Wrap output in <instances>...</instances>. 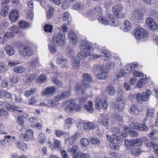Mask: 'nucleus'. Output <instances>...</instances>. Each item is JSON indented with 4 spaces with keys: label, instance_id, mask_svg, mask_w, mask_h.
<instances>
[{
    "label": "nucleus",
    "instance_id": "f257e3e1",
    "mask_svg": "<svg viewBox=\"0 0 158 158\" xmlns=\"http://www.w3.org/2000/svg\"><path fill=\"white\" fill-rule=\"evenodd\" d=\"M141 142L143 143L145 146L148 147H157L156 144L149 141L146 137H143L142 139L138 138L132 140L126 139L125 141V145L127 148L130 149L131 147L137 146L140 145Z\"/></svg>",
    "mask_w": 158,
    "mask_h": 158
},
{
    "label": "nucleus",
    "instance_id": "f03ea898",
    "mask_svg": "<svg viewBox=\"0 0 158 158\" xmlns=\"http://www.w3.org/2000/svg\"><path fill=\"white\" fill-rule=\"evenodd\" d=\"M93 48V45L91 43L87 40H85L82 42V44L80 46V48L83 51L79 52L78 54V56L80 59H83L90 55V52Z\"/></svg>",
    "mask_w": 158,
    "mask_h": 158
},
{
    "label": "nucleus",
    "instance_id": "7ed1b4c3",
    "mask_svg": "<svg viewBox=\"0 0 158 158\" xmlns=\"http://www.w3.org/2000/svg\"><path fill=\"white\" fill-rule=\"evenodd\" d=\"M83 80L82 81V85L81 86L79 84H77L75 89L78 93H83V89L89 88V83L92 81L91 76L88 74H84L83 75Z\"/></svg>",
    "mask_w": 158,
    "mask_h": 158
},
{
    "label": "nucleus",
    "instance_id": "20e7f679",
    "mask_svg": "<svg viewBox=\"0 0 158 158\" xmlns=\"http://www.w3.org/2000/svg\"><path fill=\"white\" fill-rule=\"evenodd\" d=\"M98 19L99 22L104 25L109 24L114 26L117 25L115 19L113 15L110 14L106 15V19L103 17L99 16Z\"/></svg>",
    "mask_w": 158,
    "mask_h": 158
},
{
    "label": "nucleus",
    "instance_id": "39448f33",
    "mask_svg": "<svg viewBox=\"0 0 158 158\" xmlns=\"http://www.w3.org/2000/svg\"><path fill=\"white\" fill-rule=\"evenodd\" d=\"M52 39L54 44L57 46H63L65 44V36L64 34H55Z\"/></svg>",
    "mask_w": 158,
    "mask_h": 158
},
{
    "label": "nucleus",
    "instance_id": "423d86ee",
    "mask_svg": "<svg viewBox=\"0 0 158 158\" xmlns=\"http://www.w3.org/2000/svg\"><path fill=\"white\" fill-rule=\"evenodd\" d=\"M152 92L149 89H147L145 92H143L142 94L138 93L136 95V99L138 102H146L148 100L149 97L152 95Z\"/></svg>",
    "mask_w": 158,
    "mask_h": 158
},
{
    "label": "nucleus",
    "instance_id": "0eeeda50",
    "mask_svg": "<svg viewBox=\"0 0 158 158\" xmlns=\"http://www.w3.org/2000/svg\"><path fill=\"white\" fill-rule=\"evenodd\" d=\"M99 54H92L90 55V57L94 60H95L100 58L101 56H103V59L105 60H110L111 55L109 52L105 50H101L99 51Z\"/></svg>",
    "mask_w": 158,
    "mask_h": 158
},
{
    "label": "nucleus",
    "instance_id": "6e6552de",
    "mask_svg": "<svg viewBox=\"0 0 158 158\" xmlns=\"http://www.w3.org/2000/svg\"><path fill=\"white\" fill-rule=\"evenodd\" d=\"M134 34L135 38L138 40L145 39L148 35V32L142 28L137 29L135 31Z\"/></svg>",
    "mask_w": 158,
    "mask_h": 158
},
{
    "label": "nucleus",
    "instance_id": "1a4fd4ad",
    "mask_svg": "<svg viewBox=\"0 0 158 158\" xmlns=\"http://www.w3.org/2000/svg\"><path fill=\"white\" fill-rule=\"evenodd\" d=\"M123 10L122 5L119 4L114 5L112 8L113 14L118 18H123L126 15L124 12H121Z\"/></svg>",
    "mask_w": 158,
    "mask_h": 158
},
{
    "label": "nucleus",
    "instance_id": "9d476101",
    "mask_svg": "<svg viewBox=\"0 0 158 158\" xmlns=\"http://www.w3.org/2000/svg\"><path fill=\"white\" fill-rule=\"evenodd\" d=\"M15 139V136L5 135L3 139H0V144L4 147L11 145L13 144L14 140Z\"/></svg>",
    "mask_w": 158,
    "mask_h": 158
},
{
    "label": "nucleus",
    "instance_id": "9b49d317",
    "mask_svg": "<svg viewBox=\"0 0 158 158\" xmlns=\"http://www.w3.org/2000/svg\"><path fill=\"white\" fill-rule=\"evenodd\" d=\"M95 106L98 110L100 109L101 107L104 109H106L107 107V104L106 102V98L103 100L97 99L95 102Z\"/></svg>",
    "mask_w": 158,
    "mask_h": 158
},
{
    "label": "nucleus",
    "instance_id": "f8f14e48",
    "mask_svg": "<svg viewBox=\"0 0 158 158\" xmlns=\"http://www.w3.org/2000/svg\"><path fill=\"white\" fill-rule=\"evenodd\" d=\"M10 19L12 22L15 23L19 19V11L16 9L11 10L9 14Z\"/></svg>",
    "mask_w": 158,
    "mask_h": 158
},
{
    "label": "nucleus",
    "instance_id": "ddd939ff",
    "mask_svg": "<svg viewBox=\"0 0 158 158\" xmlns=\"http://www.w3.org/2000/svg\"><path fill=\"white\" fill-rule=\"evenodd\" d=\"M81 107L78 104L73 101L71 102L65 108V110L67 111L68 110H74L77 111H79L81 110Z\"/></svg>",
    "mask_w": 158,
    "mask_h": 158
},
{
    "label": "nucleus",
    "instance_id": "4468645a",
    "mask_svg": "<svg viewBox=\"0 0 158 158\" xmlns=\"http://www.w3.org/2000/svg\"><path fill=\"white\" fill-rule=\"evenodd\" d=\"M145 22L146 24L150 29L153 30H155L157 29V25L152 18H148L146 19Z\"/></svg>",
    "mask_w": 158,
    "mask_h": 158
},
{
    "label": "nucleus",
    "instance_id": "2eb2a0df",
    "mask_svg": "<svg viewBox=\"0 0 158 158\" xmlns=\"http://www.w3.org/2000/svg\"><path fill=\"white\" fill-rule=\"evenodd\" d=\"M68 152H70L73 156V158H79V149L77 145L73 146L72 148H69Z\"/></svg>",
    "mask_w": 158,
    "mask_h": 158
},
{
    "label": "nucleus",
    "instance_id": "dca6fc26",
    "mask_svg": "<svg viewBox=\"0 0 158 158\" xmlns=\"http://www.w3.org/2000/svg\"><path fill=\"white\" fill-rule=\"evenodd\" d=\"M55 91L56 88L55 86L48 87L44 90L42 91L41 94L43 95L48 96L52 95Z\"/></svg>",
    "mask_w": 158,
    "mask_h": 158
},
{
    "label": "nucleus",
    "instance_id": "f3484780",
    "mask_svg": "<svg viewBox=\"0 0 158 158\" xmlns=\"http://www.w3.org/2000/svg\"><path fill=\"white\" fill-rule=\"evenodd\" d=\"M133 19L137 22H139L143 19V14L140 11L135 10L133 12Z\"/></svg>",
    "mask_w": 158,
    "mask_h": 158
},
{
    "label": "nucleus",
    "instance_id": "a211bd4d",
    "mask_svg": "<svg viewBox=\"0 0 158 158\" xmlns=\"http://www.w3.org/2000/svg\"><path fill=\"white\" fill-rule=\"evenodd\" d=\"M19 52L21 55L24 56H31L33 54L32 51L30 48L28 47H25L20 49L19 50Z\"/></svg>",
    "mask_w": 158,
    "mask_h": 158
},
{
    "label": "nucleus",
    "instance_id": "6ab92c4d",
    "mask_svg": "<svg viewBox=\"0 0 158 158\" xmlns=\"http://www.w3.org/2000/svg\"><path fill=\"white\" fill-rule=\"evenodd\" d=\"M68 36L71 43L73 45H76L77 43V38L74 32L71 31H69Z\"/></svg>",
    "mask_w": 158,
    "mask_h": 158
},
{
    "label": "nucleus",
    "instance_id": "aec40b11",
    "mask_svg": "<svg viewBox=\"0 0 158 158\" xmlns=\"http://www.w3.org/2000/svg\"><path fill=\"white\" fill-rule=\"evenodd\" d=\"M81 133L79 131H77L74 135L70 137L68 139H65V142L66 143V142L68 140V144L70 145H71L73 144L74 141L76 139H77L79 137L81 136Z\"/></svg>",
    "mask_w": 158,
    "mask_h": 158
},
{
    "label": "nucleus",
    "instance_id": "412c9836",
    "mask_svg": "<svg viewBox=\"0 0 158 158\" xmlns=\"http://www.w3.org/2000/svg\"><path fill=\"white\" fill-rule=\"evenodd\" d=\"M55 149L58 151L62 150V147L60 141L58 139H54L53 141V146L52 150H53Z\"/></svg>",
    "mask_w": 158,
    "mask_h": 158
},
{
    "label": "nucleus",
    "instance_id": "4be33fe9",
    "mask_svg": "<svg viewBox=\"0 0 158 158\" xmlns=\"http://www.w3.org/2000/svg\"><path fill=\"white\" fill-rule=\"evenodd\" d=\"M70 94L69 91H64L61 94L58 95L56 97V99L57 101H60L69 97Z\"/></svg>",
    "mask_w": 158,
    "mask_h": 158
},
{
    "label": "nucleus",
    "instance_id": "5701e85b",
    "mask_svg": "<svg viewBox=\"0 0 158 158\" xmlns=\"http://www.w3.org/2000/svg\"><path fill=\"white\" fill-rule=\"evenodd\" d=\"M134 128L140 131L146 130L147 128V126L143 124H140L138 123H134L133 124Z\"/></svg>",
    "mask_w": 158,
    "mask_h": 158
},
{
    "label": "nucleus",
    "instance_id": "b1692460",
    "mask_svg": "<svg viewBox=\"0 0 158 158\" xmlns=\"http://www.w3.org/2000/svg\"><path fill=\"white\" fill-rule=\"evenodd\" d=\"M91 12V14L93 15L99 16L102 14V10L100 7L97 6L95 7L94 9L92 10Z\"/></svg>",
    "mask_w": 158,
    "mask_h": 158
},
{
    "label": "nucleus",
    "instance_id": "393cba45",
    "mask_svg": "<svg viewBox=\"0 0 158 158\" xmlns=\"http://www.w3.org/2000/svg\"><path fill=\"white\" fill-rule=\"evenodd\" d=\"M15 144L18 148L23 151H26L27 149V144L22 142L17 141Z\"/></svg>",
    "mask_w": 158,
    "mask_h": 158
},
{
    "label": "nucleus",
    "instance_id": "a878e982",
    "mask_svg": "<svg viewBox=\"0 0 158 158\" xmlns=\"http://www.w3.org/2000/svg\"><path fill=\"white\" fill-rule=\"evenodd\" d=\"M56 62L57 64L62 67H64L67 64L66 59L63 58H58L56 60Z\"/></svg>",
    "mask_w": 158,
    "mask_h": 158
},
{
    "label": "nucleus",
    "instance_id": "bb28decb",
    "mask_svg": "<svg viewBox=\"0 0 158 158\" xmlns=\"http://www.w3.org/2000/svg\"><path fill=\"white\" fill-rule=\"evenodd\" d=\"M85 130H88L90 129H93L96 127V125L93 123L88 122L87 123H84Z\"/></svg>",
    "mask_w": 158,
    "mask_h": 158
},
{
    "label": "nucleus",
    "instance_id": "cd10ccee",
    "mask_svg": "<svg viewBox=\"0 0 158 158\" xmlns=\"http://www.w3.org/2000/svg\"><path fill=\"white\" fill-rule=\"evenodd\" d=\"M84 107L86 110L89 113H91L93 112V104L92 102L89 101L87 104H85Z\"/></svg>",
    "mask_w": 158,
    "mask_h": 158
},
{
    "label": "nucleus",
    "instance_id": "c85d7f7f",
    "mask_svg": "<svg viewBox=\"0 0 158 158\" xmlns=\"http://www.w3.org/2000/svg\"><path fill=\"white\" fill-rule=\"evenodd\" d=\"M132 27V25L131 23L128 21L125 20L124 23L123 30L125 32H127Z\"/></svg>",
    "mask_w": 158,
    "mask_h": 158
},
{
    "label": "nucleus",
    "instance_id": "c756f323",
    "mask_svg": "<svg viewBox=\"0 0 158 158\" xmlns=\"http://www.w3.org/2000/svg\"><path fill=\"white\" fill-rule=\"evenodd\" d=\"M108 77V73L106 71L101 72L97 75V77L99 79H105Z\"/></svg>",
    "mask_w": 158,
    "mask_h": 158
},
{
    "label": "nucleus",
    "instance_id": "7c9ffc66",
    "mask_svg": "<svg viewBox=\"0 0 158 158\" xmlns=\"http://www.w3.org/2000/svg\"><path fill=\"white\" fill-rule=\"evenodd\" d=\"M38 60L37 59L29 61L27 64L29 68L33 69L35 68V66L38 64Z\"/></svg>",
    "mask_w": 158,
    "mask_h": 158
},
{
    "label": "nucleus",
    "instance_id": "2f4dec72",
    "mask_svg": "<svg viewBox=\"0 0 158 158\" xmlns=\"http://www.w3.org/2000/svg\"><path fill=\"white\" fill-rule=\"evenodd\" d=\"M72 67L75 69H78L80 67V61L78 59H74L72 61Z\"/></svg>",
    "mask_w": 158,
    "mask_h": 158
},
{
    "label": "nucleus",
    "instance_id": "473e14b6",
    "mask_svg": "<svg viewBox=\"0 0 158 158\" xmlns=\"http://www.w3.org/2000/svg\"><path fill=\"white\" fill-rule=\"evenodd\" d=\"M6 53L10 56H11L14 54V50L13 48L10 46H7L5 48Z\"/></svg>",
    "mask_w": 158,
    "mask_h": 158
},
{
    "label": "nucleus",
    "instance_id": "72a5a7b5",
    "mask_svg": "<svg viewBox=\"0 0 158 158\" xmlns=\"http://www.w3.org/2000/svg\"><path fill=\"white\" fill-rule=\"evenodd\" d=\"M80 142L81 146L86 147L89 143V141L87 139L83 138L81 139Z\"/></svg>",
    "mask_w": 158,
    "mask_h": 158
},
{
    "label": "nucleus",
    "instance_id": "f704fd0d",
    "mask_svg": "<svg viewBox=\"0 0 158 158\" xmlns=\"http://www.w3.org/2000/svg\"><path fill=\"white\" fill-rule=\"evenodd\" d=\"M36 91V89L35 88H31L30 90L25 91L24 93V95L27 97H28L31 95L34 94Z\"/></svg>",
    "mask_w": 158,
    "mask_h": 158
},
{
    "label": "nucleus",
    "instance_id": "c9c22d12",
    "mask_svg": "<svg viewBox=\"0 0 158 158\" xmlns=\"http://www.w3.org/2000/svg\"><path fill=\"white\" fill-rule=\"evenodd\" d=\"M9 10V6H4L1 12L2 16L3 17L7 16L8 14Z\"/></svg>",
    "mask_w": 158,
    "mask_h": 158
},
{
    "label": "nucleus",
    "instance_id": "e433bc0d",
    "mask_svg": "<svg viewBox=\"0 0 158 158\" xmlns=\"http://www.w3.org/2000/svg\"><path fill=\"white\" fill-rule=\"evenodd\" d=\"M15 72L18 73H22L25 71V69L22 66H18L14 68Z\"/></svg>",
    "mask_w": 158,
    "mask_h": 158
},
{
    "label": "nucleus",
    "instance_id": "4c0bfd02",
    "mask_svg": "<svg viewBox=\"0 0 158 158\" xmlns=\"http://www.w3.org/2000/svg\"><path fill=\"white\" fill-rule=\"evenodd\" d=\"M73 8L78 11H81L84 9L83 5L79 3H76L73 6Z\"/></svg>",
    "mask_w": 158,
    "mask_h": 158
},
{
    "label": "nucleus",
    "instance_id": "58836bf2",
    "mask_svg": "<svg viewBox=\"0 0 158 158\" xmlns=\"http://www.w3.org/2000/svg\"><path fill=\"white\" fill-rule=\"evenodd\" d=\"M14 36V34L12 32H7L4 35V39L6 41H7L9 39L12 38Z\"/></svg>",
    "mask_w": 158,
    "mask_h": 158
},
{
    "label": "nucleus",
    "instance_id": "ea45409f",
    "mask_svg": "<svg viewBox=\"0 0 158 158\" xmlns=\"http://www.w3.org/2000/svg\"><path fill=\"white\" fill-rule=\"evenodd\" d=\"M142 152L141 150L139 147L135 148L132 149L131 152L135 156H138Z\"/></svg>",
    "mask_w": 158,
    "mask_h": 158
},
{
    "label": "nucleus",
    "instance_id": "a19ab883",
    "mask_svg": "<svg viewBox=\"0 0 158 158\" xmlns=\"http://www.w3.org/2000/svg\"><path fill=\"white\" fill-rule=\"evenodd\" d=\"M89 139L92 144L96 145L98 146H99L100 145V141L98 138L92 137L90 138Z\"/></svg>",
    "mask_w": 158,
    "mask_h": 158
},
{
    "label": "nucleus",
    "instance_id": "79ce46f5",
    "mask_svg": "<svg viewBox=\"0 0 158 158\" xmlns=\"http://www.w3.org/2000/svg\"><path fill=\"white\" fill-rule=\"evenodd\" d=\"M47 77L45 75H41L36 79L37 82L42 83L46 81Z\"/></svg>",
    "mask_w": 158,
    "mask_h": 158
},
{
    "label": "nucleus",
    "instance_id": "37998d69",
    "mask_svg": "<svg viewBox=\"0 0 158 158\" xmlns=\"http://www.w3.org/2000/svg\"><path fill=\"white\" fill-rule=\"evenodd\" d=\"M139 111L137 109L136 106L135 105L132 106L130 109V113L133 115H135L138 114Z\"/></svg>",
    "mask_w": 158,
    "mask_h": 158
},
{
    "label": "nucleus",
    "instance_id": "c03bdc74",
    "mask_svg": "<svg viewBox=\"0 0 158 158\" xmlns=\"http://www.w3.org/2000/svg\"><path fill=\"white\" fill-rule=\"evenodd\" d=\"M30 25L28 23L23 21H19V26L21 28H27Z\"/></svg>",
    "mask_w": 158,
    "mask_h": 158
},
{
    "label": "nucleus",
    "instance_id": "a18cd8bd",
    "mask_svg": "<svg viewBox=\"0 0 158 158\" xmlns=\"http://www.w3.org/2000/svg\"><path fill=\"white\" fill-rule=\"evenodd\" d=\"M8 69L7 67L5 65L4 63L0 61V72L3 73L6 72Z\"/></svg>",
    "mask_w": 158,
    "mask_h": 158
},
{
    "label": "nucleus",
    "instance_id": "49530a36",
    "mask_svg": "<svg viewBox=\"0 0 158 158\" xmlns=\"http://www.w3.org/2000/svg\"><path fill=\"white\" fill-rule=\"evenodd\" d=\"M54 12V10L52 7H50L47 13V16L48 19H50L53 16Z\"/></svg>",
    "mask_w": 158,
    "mask_h": 158
},
{
    "label": "nucleus",
    "instance_id": "de8ad7c7",
    "mask_svg": "<svg viewBox=\"0 0 158 158\" xmlns=\"http://www.w3.org/2000/svg\"><path fill=\"white\" fill-rule=\"evenodd\" d=\"M39 142L41 143H44L46 140V138L45 135L42 133L40 132L38 136Z\"/></svg>",
    "mask_w": 158,
    "mask_h": 158
},
{
    "label": "nucleus",
    "instance_id": "09e8293b",
    "mask_svg": "<svg viewBox=\"0 0 158 158\" xmlns=\"http://www.w3.org/2000/svg\"><path fill=\"white\" fill-rule=\"evenodd\" d=\"M106 90L110 95H113L115 93L114 88L112 86H109L107 87Z\"/></svg>",
    "mask_w": 158,
    "mask_h": 158
},
{
    "label": "nucleus",
    "instance_id": "8fccbe9b",
    "mask_svg": "<svg viewBox=\"0 0 158 158\" xmlns=\"http://www.w3.org/2000/svg\"><path fill=\"white\" fill-rule=\"evenodd\" d=\"M52 81L55 83V84L58 87H62L63 85L62 83L60 81H59L58 79L55 77H53L52 79Z\"/></svg>",
    "mask_w": 158,
    "mask_h": 158
},
{
    "label": "nucleus",
    "instance_id": "3c124183",
    "mask_svg": "<svg viewBox=\"0 0 158 158\" xmlns=\"http://www.w3.org/2000/svg\"><path fill=\"white\" fill-rule=\"evenodd\" d=\"M110 145L111 148L114 150H118L120 146L118 144L113 142L110 143Z\"/></svg>",
    "mask_w": 158,
    "mask_h": 158
},
{
    "label": "nucleus",
    "instance_id": "603ef678",
    "mask_svg": "<svg viewBox=\"0 0 158 158\" xmlns=\"http://www.w3.org/2000/svg\"><path fill=\"white\" fill-rule=\"evenodd\" d=\"M44 28L45 31L51 32L52 30V26L50 25L46 24L44 26Z\"/></svg>",
    "mask_w": 158,
    "mask_h": 158
},
{
    "label": "nucleus",
    "instance_id": "864d4df0",
    "mask_svg": "<svg viewBox=\"0 0 158 158\" xmlns=\"http://www.w3.org/2000/svg\"><path fill=\"white\" fill-rule=\"evenodd\" d=\"M154 110L153 108H149L148 109L146 116L151 117L154 114Z\"/></svg>",
    "mask_w": 158,
    "mask_h": 158
},
{
    "label": "nucleus",
    "instance_id": "5fc2aeb1",
    "mask_svg": "<svg viewBox=\"0 0 158 158\" xmlns=\"http://www.w3.org/2000/svg\"><path fill=\"white\" fill-rule=\"evenodd\" d=\"M20 139L25 141H27L29 140L28 136L25 133H21L20 136Z\"/></svg>",
    "mask_w": 158,
    "mask_h": 158
},
{
    "label": "nucleus",
    "instance_id": "6e6d98bb",
    "mask_svg": "<svg viewBox=\"0 0 158 158\" xmlns=\"http://www.w3.org/2000/svg\"><path fill=\"white\" fill-rule=\"evenodd\" d=\"M58 101L56 100L55 97L54 100L48 101V103L52 106H56L58 104V103L57 102Z\"/></svg>",
    "mask_w": 158,
    "mask_h": 158
},
{
    "label": "nucleus",
    "instance_id": "4d7b16f0",
    "mask_svg": "<svg viewBox=\"0 0 158 158\" xmlns=\"http://www.w3.org/2000/svg\"><path fill=\"white\" fill-rule=\"evenodd\" d=\"M68 132H64L63 131L58 130L56 131V135L59 137L60 136H62L64 135H68Z\"/></svg>",
    "mask_w": 158,
    "mask_h": 158
},
{
    "label": "nucleus",
    "instance_id": "13d9d810",
    "mask_svg": "<svg viewBox=\"0 0 158 158\" xmlns=\"http://www.w3.org/2000/svg\"><path fill=\"white\" fill-rule=\"evenodd\" d=\"M77 127L78 130L83 131L85 130L84 123L81 122L77 125Z\"/></svg>",
    "mask_w": 158,
    "mask_h": 158
},
{
    "label": "nucleus",
    "instance_id": "bf43d9fd",
    "mask_svg": "<svg viewBox=\"0 0 158 158\" xmlns=\"http://www.w3.org/2000/svg\"><path fill=\"white\" fill-rule=\"evenodd\" d=\"M75 122L74 120L71 118H69L66 119L65 120V123L68 125H71L73 124Z\"/></svg>",
    "mask_w": 158,
    "mask_h": 158
},
{
    "label": "nucleus",
    "instance_id": "052dcab7",
    "mask_svg": "<svg viewBox=\"0 0 158 158\" xmlns=\"http://www.w3.org/2000/svg\"><path fill=\"white\" fill-rule=\"evenodd\" d=\"M33 132L32 130L28 129L26 131V134L28 136V139L33 138Z\"/></svg>",
    "mask_w": 158,
    "mask_h": 158
},
{
    "label": "nucleus",
    "instance_id": "680f3d73",
    "mask_svg": "<svg viewBox=\"0 0 158 158\" xmlns=\"http://www.w3.org/2000/svg\"><path fill=\"white\" fill-rule=\"evenodd\" d=\"M33 132L32 130L28 129L26 131V134L28 136V139L33 138Z\"/></svg>",
    "mask_w": 158,
    "mask_h": 158
},
{
    "label": "nucleus",
    "instance_id": "e2e57ef3",
    "mask_svg": "<svg viewBox=\"0 0 158 158\" xmlns=\"http://www.w3.org/2000/svg\"><path fill=\"white\" fill-rule=\"evenodd\" d=\"M17 121L19 124L22 125V127H23L24 126V122L22 116H18V117Z\"/></svg>",
    "mask_w": 158,
    "mask_h": 158
},
{
    "label": "nucleus",
    "instance_id": "0e129e2a",
    "mask_svg": "<svg viewBox=\"0 0 158 158\" xmlns=\"http://www.w3.org/2000/svg\"><path fill=\"white\" fill-rule=\"evenodd\" d=\"M125 74V70L123 69H121L119 71V73L117 75L116 79H117L119 77H123Z\"/></svg>",
    "mask_w": 158,
    "mask_h": 158
},
{
    "label": "nucleus",
    "instance_id": "69168bd1",
    "mask_svg": "<svg viewBox=\"0 0 158 158\" xmlns=\"http://www.w3.org/2000/svg\"><path fill=\"white\" fill-rule=\"evenodd\" d=\"M133 74L136 77H141L143 76V73L139 71H136L133 73Z\"/></svg>",
    "mask_w": 158,
    "mask_h": 158
},
{
    "label": "nucleus",
    "instance_id": "338daca9",
    "mask_svg": "<svg viewBox=\"0 0 158 158\" xmlns=\"http://www.w3.org/2000/svg\"><path fill=\"white\" fill-rule=\"evenodd\" d=\"M48 46L49 50L51 52L55 53L56 52V49L53 45L50 44L49 45H48Z\"/></svg>",
    "mask_w": 158,
    "mask_h": 158
},
{
    "label": "nucleus",
    "instance_id": "774afa93",
    "mask_svg": "<svg viewBox=\"0 0 158 158\" xmlns=\"http://www.w3.org/2000/svg\"><path fill=\"white\" fill-rule=\"evenodd\" d=\"M81 158H90V156L88 153H80L79 154Z\"/></svg>",
    "mask_w": 158,
    "mask_h": 158
}]
</instances>
